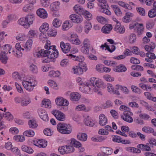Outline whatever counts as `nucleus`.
I'll use <instances>...</instances> for the list:
<instances>
[{"instance_id":"nucleus-1","label":"nucleus","mask_w":156,"mask_h":156,"mask_svg":"<svg viewBox=\"0 0 156 156\" xmlns=\"http://www.w3.org/2000/svg\"><path fill=\"white\" fill-rule=\"evenodd\" d=\"M46 50L41 49L40 51H36L33 54L35 57H46L50 59L49 61L48 60L43 59L42 62L44 63H47L50 61H53L56 58L58 54V51L55 49V46H51L48 43H46L44 46Z\"/></svg>"},{"instance_id":"nucleus-2","label":"nucleus","mask_w":156,"mask_h":156,"mask_svg":"<svg viewBox=\"0 0 156 156\" xmlns=\"http://www.w3.org/2000/svg\"><path fill=\"white\" fill-rule=\"evenodd\" d=\"M90 81L94 87L93 90L95 92H97L98 94L102 95V93L99 91V89L104 87L105 84L102 81L98 78L92 77L90 79Z\"/></svg>"},{"instance_id":"nucleus-3","label":"nucleus","mask_w":156,"mask_h":156,"mask_svg":"<svg viewBox=\"0 0 156 156\" xmlns=\"http://www.w3.org/2000/svg\"><path fill=\"white\" fill-rule=\"evenodd\" d=\"M34 19V15H28L25 17L20 18L18 20V22L19 24L25 28L28 29L33 24Z\"/></svg>"},{"instance_id":"nucleus-4","label":"nucleus","mask_w":156,"mask_h":156,"mask_svg":"<svg viewBox=\"0 0 156 156\" xmlns=\"http://www.w3.org/2000/svg\"><path fill=\"white\" fill-rule=\"evenodd\" d=\"M22 84L27 90L31 91L33 90L34 87L37 85V82L35 80L32 79L28 80L23 81Z\"/></svg>"},{"instance_id":"nucleus-5","label":"nucleus","mask_w":156,"mask_h":156,"mask_svg":"<svg viewBox=\"0 0 156 156\" xmlns=\"http://www.w3.org/2000/svg\"><path fill=\"white\" fill-rule=\"evenodd\" d=\"M72 70L74 74L80 75L82 74L84 71H86L87 68L86 64L84 63H82L79 64L78 66H74Z\"/></svg>"},{"instance_id":"nucleus-6","label":"nucleus","mask_w":156,"mask_h":156,"mask_svg":"<svg viewBox=\"0 0 156 156\" xmlns=\"http://www.w3.org/2000/svg\"><path fill=\"white\" fill-rule=\"evenodd\" d=\"M133 115V113L129 110L127 112L124 111L121 116V118L125 121L129 123H131L133 121V119L131 117Z\"/></svg>"},{"instance_id":"nucleus-7","label":"nucleus","mask_w":156,"mask_h":156,"mask_svg":"<svg viewBox=\"0 0 156 156\" xmlns=\"http://www.w3.org/2000/svg\"><path fill=\"white\" fill-rule=\"evenodd\" d=\"M56 105L58 106H67L69 104L68 101L60 96L57 97L55 99Z\"/></svg>"},{"instance_id":"nucleus-8","label":"nucleus","mask_w":156,"mask_h":156,"mask_svg":"<svg viewBox=\"0 0 156 156\" xmlns=\"http://www.w3.org/2000/svg\"><path fill=\"white\" fill-rule=\"evenodd\" d=\"M15 47L16 50H13L12 52V54L15 56L18 57H21L22 55V51L24 50V49L21 48L20 44L19 43H16Z\"/></svg>"},{"instance_id":"nucleus-9","label":"nucleus","mask_w":156,"mask_h":156,"mask_svg":"<svg viewBox=\"0 0 156 156\" xmlns=\"http://www.w3.org/2000/svg\"><path fill=\"white\" fill-rule=\"evenodd\" d=\"M51 113L55 116L57 120L64 121L65 119V115L62 112L58 110H53Z\"/></svg>"},{"instance_id":"nucleus-10","label":"nucleus","mask_w":156,"mask_h":156,"mask_svg":"<svg viewBox=\"0 0 156 156\" xmlns=\"http://www.w3.org/2000/svg\"><path fill=\"white\" fill-rule=\"evenodd\" d=\"M32 143L34 145L39 148L45 147L47 145V141L42 139L34 140Z\"/></svg>"},{"instance_id":"nucleus-11","label":"nucleus","mask_w":156,"mask_h":156,"mask_svg":"<svg viewBox=\"0 0 156 156\" xmlns=\"http://www.w3.org/2000/svg\"><path fill=\"white\" fill-rule=\"evenodd\" d=\"M91 85L85 83H83V85L80 88L81 89V90L83 92L85 93L92 94L93 90V88L94 87L92 86V88Z\"/></svg>"},{"instance_id":"nucleus-12","label":"nucleus","mask_w":156,"mask_h":156,"mask_svg":"<svg viewBox=\"0 0 156 156\" xmlns=\"http://www.w3.org/2000/svg\"><path fill=\"white\" fill-rule=\"evenodd\" d=\"M60 47L62 51L64 53H67L69 51L71 48L70 44L69 43L65 44L63 41L60 43Z\"/></svg>"},{"instance_id":"nucleus-13","label":"nucleus","mask_w":156,"mask_h":156,"mask_svg":"<svg viewBox=\"0 0 156 156\" xmlns=\"http://www.w3.org/2000/svg\"><path fill=\"white\" fill-rule=\"evenodd\" d=\"M84 122L85 124L87 126L94 127L96 126L95 121L92 119L89 115L85 117Z\"/></svg>"},{"instance_id":"nucleus-14","label":"nucleus","mask_w":156,"mask_h":156,"mask_svg":"<svg viewBox=\"0 0 156 156\" xmlns=\"http://www.w3.org/2000/svg\"><path fill=\"white\" fill-rule=\"evenodd\" d=\"M69 40L72 43L77 45L80 44L81 43L78 36L76 34H71Z\"/></svg>"},{"instance_id":"nucleus-15","label":"nucleus","mask_w":156,"mask_h":156,"mask_svg":"<svg viewBox=\"0 0 156 156\" xmlns=\"http://www.w3.org/2000/svg\"><path fill=\"white\" fill-rule=\"evenodd\" d=\"M38 115L41 119L45 121H48V117L46 112L44 110L40 109L38 110Z\"/></svg>"},{"instance_id":"nucleus-16","label":"nucleus","mask_w":156,"mask_h":156,"mask_svg":"<svg viewBox=\"0 0 156 156\" xmlns=\"http://www.w3.org/2000/svg\"><path fill=\"white\" fill-rule=\"evenodd\" d=\"M69 18L72 22L75 23H79L82 21V17L75 14L71 15L70 16Z\"/></svg>"},{"instance_id":"nucleus-17","label":"nucleus","mask_w":156,"mask_h":156,"mask_svg":"<svg viewBox=\"0 0 156 156\" xmlns=\"http://www.w3.org/2000/svg\"><path fill=\"white\" fill-rule=\"evenodd\" d=\"M37 15L41 18L45 19L48 17L47 12L43 8H40L37 11Z\"/></svg>"},{"instance_id":"nucleus-18","label":"nucleus","mask_w":156,"mask_h":156,"mask_svg":"<svg viewBox=\"0 0 156 156\" xmlns=\"http://www.w3.org/2000/svg\"><path fill=\"white\" fill-rule=\"evenodd\" d=\"M99 124L101 126L105 125L108 122L107 117L104 114H101L99 117Z\"/></svg>"},{"instance_id":"nucleus-19","label":"nucleus","mask_w":156,"mask_h":156,"mask_svg":"<svg viewBox=\"0 0 156 156\" xmlns=\"http://www.w3.org/2000/svg\"><path fill=\"white\" fill-rule=\"evenodd\" d=\"M101 48L103 49H104V48H105V50H108L110 52H112L114 51L115 49V47L114 45H108L106 43H105L104 44H102L101 46Z\"/></svg>"},{"instance_id":"nucleus-20","label":"nucleus","mask_w":156,"mask_h":156,"mask_svg":"<svg viewBox=\"0 0 156 156\" xmlns=\"http://www.w3.org/2000/svg\"><path fill=\"white\" fill-rule=\"evenodd\" d=\"M81 97L80 95L77 92H72L70 95V99L72 101H77Z\"/></svg>"},{"instance_id":"nucleus-21","label":"nucleus","mask_w":156,"mask_h":156,"mask_svg":"<svg viewBox=\"0 0 156 156\" xmlns=\"http://www.w3.org/2000/svg\"><path fill=\"white\" fill-rule=\"evenodd\" d=\"M112 29V25L110 24H106L101 29L102 32L105 34H109Z\"/></svg>"},{"instance_id":"nucleus-22","label":"nucleus","mask_w":156,"mask_h":156,"mask_svg":"<svg viewBox=\"0 0 156 156\" xmlns=\"http://www.w3.org/2000/svg\"><path fill=\"white\" fill-rule=\"evenodd\" d=\"M150 146V144L148 143L145 144H139L137 146V147L143 151H149L151 150Z\"/></svg>"},{"instance_id":"nucleus-23","label":"nucleus","mask_w":156,"mask_h":156,"mask_svg":"<svg viewBox=\"0 0 156 156\" xmlns=\"http://www.w3.org/2000/svg\"><path fill=\"white\" fill-rule=\"evenodd\" d=\"M91 108L89 107H86L83 104H81L77 106L75 108V110L77 111H84L86 112L89 111Z\"/></svg>"},{"instance_id":"nucleus-24","label":"nucleus","mask_w":156,"mask_h":156,"mask_svg":"<svg viewBox=\"0 0 156 156\" xmlns=\"http://www.w3.org/2000/svg\"><path fill=\"white\" fill-rule=\"evenodd\" d=\"M109 6L108 5H104V7H101L99 9V12H102L106 15L110 16L111 14V12L108 9Z\"/></svg>"},{"instance_id":"nucleus-25","label":"nucleus","mask_w":156,"mask_h":156,"mask_svg":"<svg viewBox=\"0 0 156 156\" xmlns=\"http://www.w3.org/2000/svg\"><path fill=\"white\" fill-rule=\"evenodd\" d=\"M115 30L117 32L120 34H123L125 31L124 27L121 26L120 23H118V25H116L114 28Z\"/></svg>"},{"instance_id":"nucleus-26","label":"nucleus","mask_w":156,"mask_h":156,"mask_svg":"<svg viewBox=\"0 0 156 156\" xmlns=\"http://www.w3.org/2000/svg\"><path fill=\"white\" fill-rule=\"evenodd\" d=\"M60 3L58 2H55L52 3L50 7V10L52 12L57 11L59 8Z\"/></svg>"},{"instance_id":"nucleus-27","label":"nucleus","mask_w":156,"mask_h":156,"mask_svg":"<svg viewBox=\"0 0 156 156\" xmlns=\"http://www.w3.org/2000/svg\"><path fill=\"white\" fill-rule=\"evenodd\" d=\"M92 27L91 23L88 20L84 22V30L86 33L88 34Z\"/></svg>"},{"instance_id":"nucleus-28","label":"nucleus","mask_w":156,"mask_h":156,"mask_svg":"<svg viewBox=\"0 0 156 156\" xmlns=\"http://www.w3.org/2000/svg\"><path fill=\"white\" fill-rule=\"evenodd\" d=\"M126 39L129 43L133 44L136 41V35L133 33L131 34L127 37Z\"/></svg>"},{"instance_id":"nucleus-29","label":"nucleus","mask_w":156,"mask_h":156,"mask_svg":"<svg viewBox=\"0 0 156 156\" xmlns=\"http://www.w3.org/2000/svg\"><path fill=\"white\" fill-rule=\"evenodd\" d=\"M111 6L117 16H121L122 12L118 6L113 5H112Z\"/></svg>"},{"instance_id":"nucleus-30","label":"nucleus","mask_w":156,"mask_h":156,"mask_svg":"<svg viewBox=\"0 0 156 156\" xmlns=\"http://www.w3.org/2000/svg\"><path fill=\"white\" fill-rule=\"evenodd\" d=\"M127 70L126 67L122 65L116 66L114 69V70L117 72H123Z\"/></svg>"},{"instance_id":"nucleus-31","label":"nucleus","mask_w":156,"mask_h":156,"mask_svg":"<svg viewBox=\"0 0 156 156\" xmlns=\"http://www.w3.org/2000/svg\"><path fill=\"white\" fill-rule=\"evenodd\" d=\"M28 124L29 127L31 129H35L38 126L36 121L34 119L29 120L28 122Z\"/></svg>"},{"instance_id":"nucleus-32","label":"nucleus","mask_w":156,"mask_h":156,"mask_svg":"<svg viewBox=\"0 0 156 156\" xmlns=\"http://www.w3.org/2000/svg\"><path fill=\"white\" fill-rule=\"evenodd\" d=\"M72 131V126L69 124H66L63 134H68L71 133Z\"/></svg>"},{"instance_id":"nucleus-33","label":"nucleus","mask_w":156,"mask_h":156,"mask_svg":"<svg viewBox=\"0 0 156 156\" xmlns=\"http://www.w3.org/2000/svg\"><path fill=\"white\" fill-rule=\"evenodd\" d=\"M7 53V51H2L0 54V59L2 62L5 64L6 63L7 60V57L6 56V55Z\"/></svg>"},{"instance_id":"nucleus-34","label":"nucleus","mask_w":156,"mask_h":156,"mask_svg":"<svg viewBox=\"0 0 156 156\" xmlns=\"http://www.w3.org/2000/svg\"><path fill=\"white\" fill-rule=\"evenodd\" d=\"M22 99L21 105L22 106H26L31 102L30 99L28 97H23Z\"/></svg>"},{"instance_id":"nucleus-35","label":"nucleus","mask_w":156,"mask_h":156,"mask_svg":"<svg viewBox=\"0 0 156 156\" xmlns=\"http://www.w3.org/2000/svg\"><path fill=\"white\" fill-rule=\"evenodd\" d=\"M41 105L44 107L50 108L51 107V101L48 99H44L42 101Z\"/></svg>"},{"instance_id":"nucleus-36","label":"nucleus","mask_w":156,"mask_h":156,"mask_svg":"<svg viewBox=\"0 0 156 156\" xmlns=\"http://www.w3.org/2000/svg\"><path fill=\"white\" fill-rule=\"evenodd\" d=\"M21 149L23 151L30 154L34 152V150L31 147L25 145L22 146Z\"/></svg>"},{"instance_id":"nucleus-37","label":"nucleus","mask_w":156,"mask_h":156,"mask_svg":"<svg viewBox=\"0 0 156 156\" xmlns=\"http://www.w3.org/2000/svg\"><path fill=\"white\" fill-rule=\"evenodd\" d=\"M61 75L60 72L58 71H55L51 70L48 73V76L50 77H58Z\"/></svg>"},{"instance_id":"nucleus-38","label":"nucleus","mask_w":156,"mask_h":156,"mask_svg":"<svg viewBox=\"0 0 156 156\" xmlns=\"http://www.w3.org/2000/svg\"><path fill=\"white\" fill-rule=\"evenodd\" d=\"M77 139L80 140L85 141L87 139V135L84 133H79L77 135Z\"/></svg>"},{"instance_id":"nucleus-39","label":"nucleus","mask_w":156,"mask_h":156,"mask_svg":"<svg viewBox=\"0 0 156 156\" xmlns=\"http://www.w3.org/2000/svg\"><path fill=\"white\" fill-rule=\"evenodd\" d=\"M33 41L31 39H30L27 40L24 46L25 49L27 51H30L32 45Z\"/></svg>"},{"instance_id":"nucleus-40","label":"nucleus","mask_w":156,"mask_h":156,"mask_svg":"<svg viewBox=\"0 0 156 156\" xmlns=\"http://www.w3.org/2000/svg\"><path fill=\"white\" fill-rule=\"evenodd\" d=\"M49 29V25L46 23H44L42 24L40 27L39 30L41 32H46Z\"/></svg>"},{"instance_id":"nucleus-41","label":"nucleus","mask_w":156,"mask_h":156,"mask_svg":"<svg viewBox=\"0 0 156 156\" xmlns=\"http://www.w3.org/2000/svg\"><path fill=\"white\" fill-rule=\"evenodd\" d=\"M37 30L33 29H30L28 32L27 35L30 38H33L36 37L37 36Z\"/></svg>"},{"instance_id":"nucleus-42","label":"nucleus","mask_w":156,"mask_h":156,"mask_svg":"<svg viewBox=\"0 0 156 156\" xmlns=\"http://www.w3.org/2000/svg\"><path fill=\"white\" fill-rule=\"evenodd\" d=\"M81 15L83 16L87 20H89L92 19V14L86 10L84 9Z\"/></svg>"},{"instance_id":"nucleus-43","label":"nucleus","mask_w":156,"mask_h":156,"mask_svg":"<svg viewBox=\"0 0 156 156\" xmlns=\"http://www.w3.org/2000/svg\"><path fill=\"white\" fill-rule=\"evenodd\" d=\"M133 16V14L130 12H127L123 18L122 21L124 22L127 23L130 21V18Z\"/></svg>"},{"instance_id":"nucleus-44","label":"nucleus","mask_w":156,"mask_h":156,"mask_svg":"<svg viewBox=\"0 0 156 156\" xmlns=\"http://www.w3.org/2000/svg\"><path fill=\"white\" fill-rule=\"evenodd\" d=\"M137 32L139 35L142 34L144 32V27L143 24L137 23Z\"/></svg>"},{"instance_id":"nucleus-45","label":"nucleus","mask_w":156,"mask_h":156,"mask_svg":"<svg viewBox=\"0 0 156 156\" xmlns=\"http://www.w3.org/2000/svg\"><path fill=\"white\" fill-rule=\"evenodd\" d=\"M71 26L69 21H66L62 24V29L63 31H66L68 30Z\"/></svg>"},{"instance_id":"nucleus-46","label":"nucleus","mask_w":156,"mask_h":156,"mask_svg":"<svg viewBox=\"0 0 156 156\" xmlns=\"http://www.w3.org/2000/svg\"><path fill=\"white\" fill-rule=\"evenodd\" d=\"M23 135L28 137H33L35 135L34 131L31 129H29L25 131L23 133Z\"/></svg>"},{"instance_id":"nucleus-47","label":"nucleus","mask_w":156,"mask_h":156,"mask_svg":"<svg viewBox=\"0 0 156 156\" xmlns=\"http://www.w3.org/2000/svg\"><path fill=\"white\" fill-rule=\"evenodd\" d=\"M65 125V123H60L58 124L57 126L58 131L60 133L63 134V131L64 130Z\"/></svg>"},{"instance_id":"nucleus-48","label":"nucleus","mask_w":156,"mask_h":156,"mask_svg":"<svg viewBox=\"0 0 156 156\" xmlns=\"http://www.w3.org/2000/svg\"><path fill=\"white\" fill-rule=\"evenodd\" d=\"M49 85L53 89L57 90L58 89V85L54 81L49 80L48 81Z\"/></svg>"},{"instance_id":"nucleus-49","label":"nucleus","mask_w":156,"mask_h":156,"mask_svg":"<svg viewBox=\"0 0 156 156\" xmlns=\"http://www.w3.org/2000/svg\"><path fill=\"white\" fill-rule=\"evenodd\" d=\"M73 9L76 12L80 15L84 10L80 6L78 5H75Z\"/></svg>"},{"instance_id":"nucleus-50","label":"nucleus","mask_w":156,"mask_h":156,"mask_svg":"<svg viewBox=\"0 0 156 156\" xmlns=\"http://www.w3.org/2000/svg\"><path fill=\"white\" fill-rule=\"evenodd\" d=\"M71 144L76 148H78L80 146H81L82 145L80 142L74 138H72L71 140Z\"/></svg>"},{"instance_id":"nucleus-51","label":"nucleus","mask_w":156,"mask_h":156,"mask_svg":"<svg viewBox=\"0 0 156 156\" xmlns=\"http://www.w3.org/2000/svg\"><path fill=\"white\" fill-rule=\"evenodd\" d=\"M13 139L16 142H22L24 141L25 138L22 135H17L14 136Z\"/></svg>"},{"instance_id":"nucleus-52","label":"nucleus","mask_w":156,"mask_h":156,"mask_svg":"<svg viewBox=\"0 0 156 156\" xmlns=\"http://www.w3.org/2000/svg\"><path fill=\"white\" fill-rule=\"evenodd\" d=\"M82 44L83 46L88 48H90L91 45L90 40L87 38H86L83 40L82 42Z\"/></svg>"},{"instance_id":"nucleus-53","label":"nucleus","mask_w":156,"mask_h":156,"mask_svg":"<svg viewBox=\"0 0 156 156\" xmlns=\"http://www.w3.org/2000/svg\"><path fill=\"white\" fill-rule=\"evenodd\" d=\"M142 130L146 133H153L154 131V129L152 128L146 126H144L142 128Z\"/></svg>"},{"instance_id":"nucleus-54","label":"nucleus","mask_w":156,"mask_h":156,"mask_svg":"<svg viewBox=\"0 0 156 156\" xmlns=\"http://www.w3.org/2000/svg\"><path fill=\"white\" fill-rule=\"evenodd\" d=\"M16 39L19 41H23L26 39V37L23 34H20L16 37Z\"/></svg>"},{"instance_id":"nucleus-55","label":"nucleus","mask_w":156,"mask_h":156,"mask_svg":"<svg viewBox=\"0 0 156 156\" xmlns=\"http://www.w3.org/2000/svg\"><path fill=\"white\" fill-rule=\"evenodd\" d=\"M148 16L151 18L156 16V10L155 9H152L150 10L148 12Z\"/></svg>"},{"instance_id":"nucleus-56","label":"nucleus","mask_w":156,"mask_h":156,"mask_svg":"<svg viewBox=\"0 0 156 156\" xmlns=\"http://www.w3.org/2000/svg\"><path fill=\"white\" fill-rule=\"evenodd\" d=\"M34 8V6L32 5H26L23 8V10L25 12H29L32 10Z\"/></svg>"},{"instance_id":"nucleus-57","label":"nucleus","mask_w":156,"mask_h":156,"mask_svg":"<svg viewBox=\"0 0 156 156\" xmlns=\"http://www.w3.org/2000/svg\"><path fill=\"white\" fill-rule=\"evenodd\" d=\"M53 25L55 27H59L61 25V21L58 19L55 18L53 21Z\"/></svg>"},{"instance_id":"nucleus-58","label":"nucleus","mask_w":156,"mask_h":156,"mask_svg":"<svg viewBox=\"0 0 156 156\" xmlns=\"http://www.w3.org/2000/svg\"><path fill=\"white\" fill-rule=\"evenodd\" d=\"M131 87L132 91L134 92L139 94H141L142 92V90L137 87L133 85L131 86Z\"/></svg>"},{"instance_id":"nucleus-59","label":"nucleus","mask_w":156,"mask_h":156,"mask_svg":"<svg viewBox=\"0 0 156 156\" xmlns=\"http://www.w3.org/2000/svg\"><path fill=\"white\" fill-rule=\"evenodd\" d=\"M66 153H69L73 152L74 151V148L73 147L70 146H66Z\"/></svg>"},{"instance_id":"nucleus-60","label":"nucleus","mask_w":156,"mask_h":156,"mask_svg":"<svg viewBox=\"0 0 156 156\" xmlns=\"http://www.w3.org/2000/svg\"><path fill=\"white\" fill-rule=\"evenodd\" d=\"M104 63L108 66L114 67L116 65L115 62L113 61L105 60L103 62Z\"/></svg>"},{"instance_id":"nucleus-61","label":"nucleus","mask_w":156,"mask_h":156,"mask_svg":"<svg viewBox=\"0 0 156 156\" xmlns=\"http://www.w3.org/2000/svg\"><path fill=\"white\" fill-rule=\"evenodd\" d=\"M3 117H4L8 120H12L13 119V117L12 115L9 112L5 113V114H3Z\"/></svg>"},{"instance_id":"nucleus-62","label":"nucleus","mask_w":156,"mask_h":156,"mask_svg":"<svg viewBox=\"0 0 156 156\" xmlns=\"http://www.w3.org/2000/svg\"><path fill=\"white\" fill-rule=\"evenodd\" d=\"M136 10L139 14L142 16H145V10L144 8L140 7H137L136 8Z\"/></svg>"},{"instance_id":"nucleus-63","label":"nucleus","mask_w":156,"mask_h":156,"mask_svg":"<svg viewBox=\"0 0 156 156\" xmlns=\"http://www.w3.org/2000/svg\"><path fill=\"white\" fill-rule=\"evenodd\" d=\"M139 116L141 119L145 120H149L151 119L150 117L146 113L140 114L139 115Z\"/></svg>"},{"instance_id":"nucleus-64","label":"nucleus","mask_w":156,"mask_h":156,"mask_svg":"<svg viewBox=\"0 0 156 156\" xmlns=\"http://www.w3.org/2000/svg\"><path fill=\"white\" fill-rule=\"evenodd\" d=\"M12 77L16 80H21V77L20 76L19 74L17 72H14L12 74Z\"/></svg>"}]
</instances>
